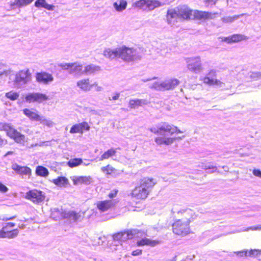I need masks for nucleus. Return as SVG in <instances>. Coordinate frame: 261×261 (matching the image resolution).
I'll return each instance as SVG.
<instances>
[{
  "label": "nucleus",
  "mask_w": 261,
  "mask_h": 261,
  "mask_svg": "<svg viewBox=\"0 0 261 261\" xmlns=\"http://www.w3.org/2000/svg\"><path fill=\"white\" fill-rule=\"evenodd\" d=\"M248 39V37L244 35L241 34H234L228 37H224L223 41L227 43H236Z\"/></svg>",
  "instance_id": "nucleus-20"
},
{
  "label": "nucleus",
  "mask_w": 261,
  "mask_h": 261,
  "mask_svg": "<svg viewBox=\"0 0 261 261\" xmlns=\"http://www.w3.org/2000/svg\"><path fill=\"white\" fill-rule=\"evenodd\" d=\"M76 85L81 90L84 91H88L90 90L93 87H97L98 83L94 82L91 84L89 78H85L78 81Z\"/></svg>",
  "instance_id": "nucleus-15"
},
{
  "label": "nucleus",
  "mask_w": 261,
  "mask_h": 261,
  "mask_svg": "<svg viewBox=\"0 0 261 261\" xmlns=\"http://www.w3.org/2000/svg\"><path fill=\"white\" fill-rule=\"evenodd\" d=\"M254 175L261 178V171L259 169H254L253 170Z\"/></svg>",
  "instance_id": "nucleus-49"
},
{
  "label": "nucleus",
  "mask_w": 261,
  "mask_h": 261,
  "mask_svg": "<svg viewBox=\"0 0 261 261\" xmlns=\"http://www.w3.org/2000/svg\"><path fill=\"white\" fill-rule=\"evenodd\" d=\"M24 115L32 121H39L41 123L49 126L51 122L40 116L32 109L25 108L22 110Z\"/></svg>",
  "instance_id": "nucleus-10"
},
{
  "label": "nucleus",
  "mask_w": 261,
  "mask_h": 261,
  "mask_svg": "<svg viewBox=\"0 0 261 261\" xmlns=\"http://www.w3.org/2000/svg\"><path fill=\"white\" fill-rule=\"evenodd\" d=\"M146 102L145 100L139 99H130L129 101V107L130 109H137L139 107L143 105L146 104Z\"/></svg>",
  "instance_id": "nucleus-32"
},
{
  "label": "nucleus",
  "mask_w": 261,
  "mask_h": 261,
  "mask_svg": "<svg viewBox=\"0 0 261 261\" xmlns=\"http://www.w3.org/2000/svg\"><path fill=\"white\" fill-rule=\"evenodd\" d=\"M160 243L158 240H151L147 238H144L137 241V245L138 246H149L154 247Z\"/></svg>",
  "instance_id": "nucleus-24"
},
{
  "label": "nucleus",
  "mask_w": 261,
  "mask_h": 261,
  "mask_svg": "<svg viewBox=\"0 0 261 261\" xmlns=\"http://www.w3.org/2000/svg\"><path fill=\"white\" fill-rule=\"evenodd\" d=\"M119 97V94H116L115 95H114L113 97H112V99L113 100H116Z\"/></svg>",
  "instance_id": "nucleus-53"
},
{
  "label": "nucleus",
  "mask_w": 261,
  "mask_h": 261,
  "mask_svg": "<svg viewBox=\"0 0 261 261\" xmlns=\"http://www.w3.org/2000/svg\"><path fill=\"white\" fill-rule=\"evenodd\" d=\"M0 129L5 131L7 135L17 143L23 144L25 142V136L9 123H0Z\"/></svg>",
  "instance_id": "nucleus-4"
},
{
  "label": "nucleus",
  "mask_w": 261,
  "mask_h": 261,
  "mask_svg": "<svg viewBox=\"0 0 261 261\" xmlns=\"http://www.w3.org/2000/svg\"><path fill=\"white\" fill-rule=\"evenodd\" d=\"M2 142V140H1V139L0 138V142Z\"/></svg>",
  "instance_id": "nucleus-56"
},
{
  "label": "nucleus",
  "mask_w": 261,
  "mask_h": 261,
  "mask_svg": "<svg viewBox=\"0 0 261 261\" xmlns=\"http://www.w3.org/2000/svg\"><path fill=\"white\" fill-rule=\"evenodd\" d=\"M178 19L181 20H192L194 10L187 5H181L176 7Z\"/></svg>",
  "instance_id": "nucleus-11"
},
{
  "label": "nucleus",
  "mask_w": 261,
  "mask_h": 261,
  "mask_svg": "<svg viewBox=\"0 0 261 261\" xmlns=\"http://www.w3.org/2000/svg\"><path fill=\"white\" fill-rule=\"evenodd\" d=\"M34 0H15L10 3V6L13 8L15 7H21L31 4Z\"/></svg>",
  "instance_id": "nucleus-30"
},
{
  "label": "nucleus",
  "mask_w": 261,
  "mask_h": 261,
  "mask_svg": "<svg viewBox=\"0 0 261 261\" xmlns=\"http://www.w3.org/2000/svg\"><path fill=\"white\" fill-rule=\"evenodd\" d=\"M161 6V3L157 0H139L136 1L133 7L140 9H147L152 10Z\"/></svg>",
  "instance_id": "nucleus-9"
},
{
  "label": "nucleus",
  "mask_w": 261,
  "mask_h": 261,
  "mask_svg": "<svg viewBox=\"0 0 261 261\" xmlns=\"http://www.w3.org/2000/svg\"><path fill=\"white\" fill-rule=\"evenodd\" d=\"M8 188L1 182H0V192L5 193L8 191Z\"/></svg>",
  "instance_id": "nucleus-48"
},
{
  "label": "nucleus",
  "mask_w": 261,
  "mask_h": 261,
  "mask_svg": "<svg viewBox=\"0 0 261 261\" xmlns=\"http://www.w3.org/2000/svg\"><path fill=\"white\" fill-rule=\"evenodd\" d=\"M179 84V81L176 79H172L165 81L161 84L163 87L167 90L174 88Z\"/></svg>",
  "instance_id": "nucleus-28"
},
{
  "label": "nucleus",
  "mask_w": 261,
  "mask_h": 261,
  "mask_svg": "<svg viewBox=\"0 0 261 261\" xmlns=\"http://www.w3.org/2000/svg\"><path fill=\"white\" fill-rule=\"evenodd\" d=\"M52 182L57 186L60 187H66L69 184V180L65 176H58L53 179Z\"/></svg>",
  "instance_id": "nucleus-29"
},
{
  "label": "nucleus",
  "mask_w": 261,
  "mask_h": 261,
  "mask_svg": "<svg viewBox=\"0 0 261 261\" xmlns=\"http://www.w3.org/2000/svg\"><path fill=\"white\" fill-rule=\"evenodd\" d=\"M119 58L127 62H134L139 59L136 50L133 47L125 45L119 47Z\"/></svg>",
  "instance_id": "nucleus-5"
},
{
  "label": "nucleus",
  "mask_w": 261,
  "mask_h": 261,
  "mask_svg": "<svg viewBox=\"0 0 261 261\" xmlns=\"http://www.w3.org/2000/svg\"><path fill=\"white\" fill-rule=\"evenodd\" d=\"M116 149L110 148L105 151L100 156V160L102 161L109 159V158L113 156L116 154Z\"/></svg>",
  "instance_id": "nucleus-37"
},
{
  "label": "nucleus",
  "mask_w": 261,
  "mask_h": 261,
  "mask_svg": "<svg viewBox=\"0 0 261 261\" xmlns=\"http://www.w3.org/2000/svg\"><path fill=\"white\" fill-rule=\"evenodd\" d=\"M177 19H178V14L176 7L174 9L168 10L166 14V19L168 23L177 22Z\"/></svg>",
  "instance_id": "nucleus-23"
},
{
  "label": "nucleus",
  "mask_w": 261,
  "mask_h": 261,
  "mask_svg": "<svg viewBox=\"0 0 261 261\" xmlns=\"http://www.w3.org/2000/svg\"><path fill=\"white\" fill-rule=\"evenodd\" d=\"M100 70V67L92 64L87 65L85 67L84 73L86 74H90Z\"/></svg>",
  "instance_id": "nucleus-34"
},
{
  "label": "nucleus",
  "mask_w": 261,
  "mask_h": 261,
  "mask_svg": "<svg viewBox=\"0 0 261 261\" xmlns=\"http://www.w3.org/2000/svg\"><path fill=\"white\" fill-rule=\"evenodd\" d=\"M19 94L18 92L10 91L5 94V96L11 100H15L18 98Z\"/></svg>",
  "instance_id": "nucleus-40"
},
{
  "label": "nucleus",
  "mask_w": 261,
  "mask_h": 261,
  "mask_svg": "<svg viewBox=\"0 0 261 261\" xmlns=\"http://www.w3.org/2000/svg\"><path fill=\"white\" fill-rule=\"evenodd\" d=\"M15 226V223L8 222L5 224L0 229V238H8L10 239L16 238L19 234V231L17 228H11Z\"/></svg>",
  "instance_id": "nucleus-6"
},
{
  "label": "nucleus",
  "mask_w": 261,
  "mask_h": 261,
  "mask_svg": "<svg viewBox=\"0 0 261 261\" xmlns=\"http://www.w3.org/2000/svg\"><path fill=\"white\" fill-rule=\"evenodd\" d=\"M140 231L137 229H129L124 230V240L125 241L133 238V236L135 234L138 233Z\"/></svg>",
  "instance_id": "nucleus-38"
},
{
  "label": "nucleus",
  "mask_w": 261,
  "mask_h": 261,
  "mask_svg": "<svg viewBox=\"0 0 261 261\" xmlns=\"http://www.w3.org/2000/svg\"><path fill=\"white\" fill-rule=\"evenodd\" d=\"M12 169L16 173L21 175L30 176L32 174V170L27 166H21L17 164H14L12 165Z\"/></svg>",
  "instance_id": "nucleus-19"
},
{
  "label": "nucleus",
  "mask_w": 261,
  "mask_h": 261,
  "mask_svg": "<svg viewBox=\"0 0 261 261\" xmlns=\"http://www.w3.org/2000/svg\"><path fill=\"white\" fill-rule=\"evenodd\" d=\"M103 55L106 58L111 60L115 58H119V47L116 49L107 48L104 50Z\"/></svg>",
  "instance_id": "nucleus-27"
},
{
  "label": "nucleus",
  "mask_w": 261,
  "mask_h": 261,
  "mask_svg": "<svg viewBox=\"0 0 261 261\" xmlns=\"http://www.w3.org/2000/svg\"><path fill=\"white\" fill-rule=\"evenodd\" d=\"M12 153V152H8L7 153V154H10V153Z\"/></svg>",
  "instance_id": "nucleus-55"
},
{
  "label": "nucleus",
  "mask_w": 261,
  "mask_h": 261,
  "mask_svg": "<svg viewBox=\"0 0 261 261\" xmlns=\"http://www.w3.org/2000/svg\"><path fill=\"white\" fill-rule=\"evenodd\" d=\"M171 212L172 214L173 218H175V216H174L175 212L173 211V210H171Z\"/></svg>",
  "instance_id": "nucleus-54"
},
{
  "label": "nucleus",
  "mask_w": 261,
  "mask_h": 261,
  "mask_svg": "<svg viewBox=\"0 0 261 261\" xmlns=\"http://www.w3.org/2000/svg\"><path fill=\"white\" fill-rule=\"evenodd\" d=\"M25 101L28 103H41L47 100L49 98L45 94L33 92L29 93L25 96L24 97Z\"/></svg>",
  "instance_id": "nucleus-12"
},
{
  "label": "nucleus",
  "mask_w": 261,
  "mask_h": 261,
  "mask_svg": "<svg viewBox=\"0 0 261 261\" xmlns=\"http://www.w3.org/2000/svg\"><path fill=\"white\" fill-rule=\"evenodd\" d=\"M90 126L87 122L74 124L71 127L69 132L71 134L80 133L83 134L84 130L88 131L90 129Z\"/></svg>",
  "instance_id": "nucleus-17"
},
{
  "label": "nucleus",
  "mask_w": 261,
  "mask_h": 261,
  "mask_svg": "<svg viewBox=\"0 0 261 261\" xmlns=\"http://www.w3.org/2000/svg\"><path fill=\"white\" fill-rule=\"evenodd\" d=\"M175 138L167 137L165 135L158 136L154 138L155 142L159 145H169L173 143Z\"/></svg>",
  "instance_id": "nucleus-22"
},
{
  "label": "nucleus",
  "mask_w": 261,
  "mask_h": 261,
  "mask_svg": "<svg viewBox=\"0 0 261 261\" xmlns=\"http://www.w3.org/2000/svg\"><path fill=\"white\" fill-rule=\"evenodd\" d=\"M35 7L37 8H43L47 10H53L55 6L48 4L45 0H37L35 3Z\"/></svg>",
  "instance_id": "nucleus-31"
},
{
  "label": "nucleus",
  "mask_w": 261,
  "mask_h": 261,
  "mask_svg": "<svg viewBox=\"0 0 261 261\" xmlns=\"http://www.w3.org/2000/svg\"><path fill=\"white\" fill-rule=\"evenodd\" d=\"M205 169H216V167L215 166H213V165H212V166H205Z\"/></svg>",
  "instance_id": "nucleus-51"
},
{
  "label": "nucleus",
  "mask_w": 261,
  "mask_h": 261,
  "mask_svg": "<svg viewBox=\"0 0 261 261\" xmlns=\"http://www.w3.org/2000/svg\"><path fill=\"white\" fill-rule=\"evenodd\" d=\"M31 75L29 69L22 70L17 74L15 80L18 83H26L31 80Z\"/></svg>",
  "instance_id": "nucleus-21"
},
{
  "label": "nucleus",
  "mask_w": 261,
  "mask_h": 261,
  "mask_svg": "<svg viewBox=\"0 0 261 261\" xmlns=\"http://www.w3.org/2000/svg\"><path fill=\"white\" fill-rule=\"evenodd\" d=\"M118 193V190L114 189L110 193H109V194H108V197L109 198L112 199L113 198L117 196Z\"/></svg>",
  "instance_id": "nucleus-44"
},
{
  "label": "nucleus",
  "mask_w": 261,
  "mask_h": 261,
  "mask_svg": "<svg viewBox=\"0 0 261 261\" xmlns=\"http://www.w3.org/2000/svg\"><path fill=\"white\" fill-rule=\"evenodd\" d=\"M113 238L116 241H125L124 231L115 233L113 234Z\"/></svg>",
  "instance_id": "nucleus-41"
},
{
  "label": "nucleus",
  "mask_w": 261,
  "mask_h": 261,
  "mask_svg": "<svg viewBox=\"0 0 261 261\" xmlns=\"http://www.w3.org/2000/svg\"><path fill=\"white\" fill-rule=\"evenodd\" d=\"M25 198L34 203H39L44 200L45 195L42 191L34 189L28 191Z\"/></svg>",
  "instance_id": "nucleus-8"
},
{
  "label": "nucleus",
  "mask_w": 261,
  "mask_h": 261,
  "mask_svg": "<svg viewBox=\"0 0 261 261\" xmlns=\"http://www.w3.org/2000/svg\"><path fill=\"white\" fill-rule=\"evenodd\" d=\"M187 68L192 72L197 73L203 69L201 60L199 56L188 58L186 59Z\"/></svg>",
  "instance_id": "nucleus-7"
},
{
  "label": "nucleus",
  "mask_w": 261,
  "mask_h": 261,
  "mask_svg": "<svg viewBox=\"0 0 261 261\" xmlns=\"http://www.w3.org/2000/svg\"><path fill=\"white\" fill-rule=\"evenodd\" d=\"M204 82L210 85H220L222 84L220 81L217 79H211L209 77H205Z\"/></svg>",
  "instance_id": "nucleus-39"
},
{
  "label": "nucleus",
  "mask_w": 261,
  "mask_h": 261,
  "mask_svg": "<svg viewBox=\"0 0 261 261\" xmlns=\"http://www.w3.org/2000/svg\"><path fill=\"white\" fill-rule=\"evenodd\" d=\"M36 174L41 177H46L49 174L48 169L42 166H38L36 168Z\"/></svg>",
  "instance_id": "nucleus-33"
},
{
  "label": "nucleus",
  "mask_w": 261,
  "mask_h": 261,
  "mask_svg": "<svg viewBox=\"0 0 261 261\" xmlns=\"http://www.w3.org/2000/svg\"><path fill=\"white\" fill-rule=\"evenodd\" d=\"M218 0H204L205 3L207 7L216 5Z\"/></svg>",
  "instance_id": "nucleus-43"
},
{
  "label": "nucleus",
  "mask_w": 261,
  "mask_h": 261,
  "mask_svg": "<svg viewBox=\"0 0 261 261\" xmlns=\"http://www.w3.org/2000/svg\"><path fill=\"white\" fill-rule=\"evenodd\" d=\"M249 254L251 256H257L261 254V249H251Z\"/></svg>",
  "instance_id": "nucleus-42"
},
{
  "label": "nucleus",
  "mask_w": 261,
  "mask_h": 261,
  "mask_svg": "<svg viewBox=\"0 0 261 261\" xmlns=\"http://www.w3.org/2000/svg\"><path fill=\"white\" fill-rule=\"evenodd\" d=\"M142 250L141 249H136L132 251V255L133 256H138L142 254Z\"/></svg>",
  "instance_id": "nucleus-47"
},
{
  "label": "nucleus",
  "mask_w": 261,
  "mask_h": 261,
  "mask_svg": "<svg viewBox=\"0 0 261 261\" xmlns=\"http://www.w3.org/2000/svg\"><path fill=\"white\" fill-rule=\"evenodd\" d=\"M69 217L71 218V219L74 221H76L77 220L80 216L79 215V214L74 212H72L71 213H70V214H69Z\"/></svg>",
  "instance_id": "nucleus-45"
},
{
  "label": "nucleus",
  "mask_w": 261,
  "mask_h": 261,
  "mask_svg": "<svg viewBox=\"0 0 261 261\" xmlns=\"http://www.w3.org/2000/svg\"><path fill=\"white\" fill-rule=\"evenodd\" d=\"M73 184L74 185H88L92 181V178L90 176H80L75 177L72 179Z\"/></svg>",
  "instance_id": "nucleus-25"
},
{
  "label": "nucleus",
  "mask_w": 261,
  "mask_h": 261,
  "mask_svg": "<svg viewBox=\"0 0 261 261\" xmlns=\"http://www.w3.org/2000/svg\"><path fill=\"white\" fill-rule=\"evenodd\" d=\"M156 182L154 179L148 177H145L141 179L139 183L135 186L131 190L130 195L132 198L138 200L136 202V205L135 206V210L140 211L144 210L146 205L140 201H144L148 196L150 189L155 185Z\"/></svg>",
  "instance_id": "nucleus-1"
},
{
  "label": "nucleus",
  "mask_w": 261,
  "mask_h": 261,
  "mask_svg": "<svg viewBox=\"0 0 261 261\" xmlns=\"http://www.w3.org/2000/svg\"><path fill=\"white\" fill-rule=\"evenodd\" d=\"M101 170L108 176L114 177L118 174L117 170L110 164L101 167Z\"/></svg>",
  "instance_id": "nucleus-26"
},
{
  "label": "nucleus",
  "mask_w": 261,
  "mask_h": 261,
  "mask_svg": "<svg viewBox=\"0 0 261 261\" xmlns=\"http://www.w3.org/2000/svg\"><path fill=\"white\" fill-rule=\"evenodd\" d=\"M36 81L40 83L48 84L54 80V77L51 74L46 72H40L36 74Z\"/></svg>",
  "instance_id": "nucleus-16"
},
{
  "label": "nucleus",
  "mask_w": 261,
  "mask_h": 261,
  "mask_svg": "<svg viewBox=\"0 0 261 261\" xmlns=\"http://www.w3.org/2000/svg\"><path fill=\"white\" fill-rule=\"evenodd\" d=\"M216 14L208 11L194 10L192 20L205 21L213 19Z\"/></svg>",
  "instance_id": "nucleus-13"
},
{
  "label": "nucleus",
  "mask_w": 261,
  "mask_h": 261,
  "mask_svg": "<svg viewBox=\"0 0 261 261\" xmlns=\"http://www.w3.org/2000/svg\"><path fill=\"white\" fill-rule=\"evenodd\" d=\"M149 131L154 134H161L167 133L170 135L183 133L177 126L167 122H161L156 127H152L149 129Z\"/></svg>",
  "instance_id": "nucleus-3"
},
{
  "label": "nucleus",
  "mask_w": 261,
  "mask_h": 261,
  "mask_svg": "<svg viewBox=\"0 0 261 261\" xmlns=\"http://www.w3.org/2000/svg\"><path fill=\"white\" fill-rule=\"evenodd\" d=\"M117 202L115 200L106 199L97 201L95 203L96 208L101 212H105L115 207Z\"/></svg>",
  "instance_id": "nucleus-14"
},
{
  "label": "nucleus",
  "mask_w": 261,
  "mask_h": 261,
  "mask_svg": "<svg viewBox=\"0 0 261 261\" xmlns=\"http://www.w3.org/2000/svg\"><path fill=\"white\" fill-rule=\"evenodd\" d=\"M83 163V160L81 158H74L69 160L67 165L70 168H74L79 166Z\"/></svg>",
  "instance_id": "nucleus-36"
},
{
  "label": "nucleus",
  "mask_w": 261,
  "mask_h": 261,
  "mask_svg": "<svg viewBox=\"0 0 261 261\" xmlns=\"http://www.w3.org/2000/svg\"><path fill=\"white\" fill-rule=\"evenodd\" d=\"M235 253L240 256H246L248 254V251L247 250H242L237 251Z\"/></svg>",
  "instance_id": "nucleus-46"
},
{
  "label": "nucleus",
  "mask_w": 261,
  "mask_h": 261,
  "mask_svg": "<svg viewBox=\"0 0 261 261\" xmlns=\"http://www.w3.org/2000/svg\"><path fill=\"white\" fill-rule=\"evenodd\" d=\"M177 214L180 218L175 219L172 223V232L177 236H187L192 232L190 224L194 220L195 212L190 208H186L178 211Z\"/></svg>",
  "instance_id": "nucleus-2"
},
{
  "label": "nucleus",
  "mask_w": 261,
  "mask_h": 261,
  "mask_svg": "<svg viewBox=\"0 0 261 261\" xmlns=\"http://www.w3.org/2000/svg\"><path fill=\"white\" fill-rule=\"evenodd\" d=\"M127 6V2L125 0H120L114 3V7L117 11L124 10Z\"/></svg>",
  "instance_id": "nucleus-35"
},
{
  "label": "nucleus",
  "mask_w": 261,
  "mask_h": 261,
  "mask_svg": "<svg viewBox=\"0 0 261 261\" xmlns=\"http://www.w3.org/2000/svg\"><path fill=\"white\" fill-rule=\"evenodd\" d=\"M59 66L63 70H69L70 73L73 72H80L83 68L82 65L77 64L76 63H62L59 64Z\"/></svg>",
  "instance_id": "nucleus-18"
},
{
  "label": "nucleus",
  "mask_w": 261,
  "mask_h": 261,
  "mask_svg": "<svg viewBox=\"0 0 261 261\" xmlns=\"http://www.w3.org/2000/svg\"><path fill=\"white\" fill-rule=\"evenodd\" d=\"M16 217V215H14L12 216H7V217H4L3 218V220L7 221L8 220H12V219L15 218Z\"/></svg>",
  "instance_id": "nucleus-50"
},
{
  "label": "nucleus",
  "mask_w": 261,
  "mask_h": 261,
  "mask_svg": "<svg viewBox=\"0 0 261 261\" xmlns=\"http://www.w3.org/2000/svg\"><path fill=\"white\" fill-rule=\"evenodd\" d=\"M251 230H261V226H257L250 228Z\"/></svg>",
  "instance_id": "nucleus-52"
}]
</instances>
